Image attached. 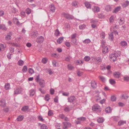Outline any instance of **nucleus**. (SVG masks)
Returning <instances> with one entry per match:
<instances>
[{
  "instance_id": "f257e3e1",
  "label": "nucleus",
  "mask_w": 129,
  "mask_h": 129,
  "mask_svg": "<svg viewBox=\"0 0 129 129\" xmlns=\"http://www.w3.org/2000/svg\"><path fill=\"white\" fill-rule=\"evenodd\" d=\"M121 55V53L119 51H114V53L111 54L109 56L111 60L115 62L117 60V57L120 56Z\"/></svg>"
},
{
  "instance_id": "f03ea898",
  "label": "nucleus",
  "mask_w": 129,
  "mask_h": 129,
  "mask_svg": "<svg viewBox=\"0 0 129 129\" xmlns=\"http://www.w3.org/2000/svg\"><path fill=\"white\" fill-rule=\"evenodd\" d=\"M92 109L93 111L97 112H100L101 111V107L98 104H95L93 105L92 107Z\"/></svg>"
},
{
  "instance_id": "7ed1b4c3",
  "label": "nucleus",
  "mask_w": 129,
  "mask_h": 129,
  "mask_svg": "<svg viewBox=\"0 0 129 129\" xmlns=\"http://www.w3.org/2000/svg\"><path fill=\"white\" fill-rule=\"evenodd\" d=\"M62 15L63 16L68 19H72L74 18L73 16L69 14L63 13Z\"/></svg>"
},
{
  "instance_id": "20e7f679",
  "label": "nucleus",
  "mask_w": 129,
  "mask_h": 129,
  "mask_svg": "<svg viewBox=\"0 0 129 129\" xmlns=\"http://www.w3.org/2000/svg\"><path fill=\"white\" fill-rule=\"evenodd\" d=\"M76 100V98L74 96H71L68 98V102L70 103H73Z\"/></svg>"
},
{
  "instance_id": "39448f33",
  "label": "nucleus",
  "mask_w": 129,
  "mask_h": 129,
  "mask_svg": "<svg viewBox=\"0 0 129 129\" xmlns=\"http://www.w3.org/2000/svg\"><path fill=\"white\" fill-rule=\"evenodd\" d=\"M92 60L96 64H98L101 61V58L99 57H93Z\"/></svg>"
},
{
  "instance_id": "423d86ee",
  "label": "nucleus",
  "mask_w": 129,
  "mask_h": 129,
  "mask_svg": "<svg viewBox=\"0 0 129 129\" xmlns=\"http://www.w3.org/2000/svg\"><path fill=\"white\" fill-rule=\"evenodd\" d=\"M22 91V89L21 88H17L15 89L14 94L17 95L20 93Z\"/></svg>"
},
{
  "instance_id": "0eeeda50",
  "label": "nucleus",
  "mask_w": 129,
  "mask_h": 129,
  "mask_svg": "<svg viewBox=\"0 0 129 129\" xmlns=\"http://www.w3.org/2000/svg\"><path fill=\"white\" fill-rule=\"evenodd\" d=\"M102 46L103 47L102 49V52L104 54H105L108 52V48L106 46H105L104 45H102Z\"/></svg>"
},
{
  "instance_id": "6e6552de",
  "label": "nucleus",
  "mask_w": 129,
  "mask_h": 129,
  "mask_svg": "<svg viewBox=\"0 0 129 129\" xmlns=\"http://www.w3.org/2000/svg\"><path fill=\"white\" fill-rule=\"evenodd\" d=\"M44 40V37L42 36L38 37L36 40V42L38 43L42 42Z\"/></svg>"
},
{
  "instance_id": "1a4fd4ad",
  "label": "nucleus",
  "mask_w": 129,
  "mask_h": 129,
  "mask_svg": "<svg viewBox=\"0 0 129 129\" xmlns=\"http://www.w3.org/2000/svg\"><path fill=\"white\" fill-rule=\"evenodd\" d=\"M98 78L102 82L105 83L106 81V78L104 76L101 75H100L99 76Z\"/></svg>"
},
{
  "instance_id": "9d476101",
  "label": "nucleus",
  "mask_w": 129,
  "mask_h": 129,
  "mask_svg": "<svg viewBox=\"0 0 129 129\" xmlns=\"http://www.w3.org/2000/svg\"><path fill=\"white\" fill-rule=\"evenodd\" d=\"M93 11L94 12L97 13L100 11V9L98 7L94 6V8H92V9Z\"/></svg>"
},
{
  "instance_id": "9b49d317",
  "label": "nucleus",
  "mask_w": 129,
  "mask_h": 129,
  "mask_svg": "<svg viewBox=\"0 0 129 129\" xmlns=\"http://www.w3.org/2000/svg\"><path fill=\"white\" fill-rule=\"evenodd\" d=\"M120 45L123 47H126L127 45V43L125 41H121L120 43Z\"/></svg>"
},
{
  "instance_id": "f8f14e48",
  "label": "nucleus",
  "mask_w": 129,
  "mask_h": 129,
  "mask_svg": "<svg viewBox=\"0 0 129 129\" xmlns=\"http://www.w3.org/2000/svg\"><path fill=\"white\" fill-rule=\"evenodd\" d=\"M5 100H1L0 101V105L2 107H4L6 105Z\"/></svg>"
},
{
  "instance_id": "ddd939ff",
  "label": "nucleus",
  "mask_w": 129,
  "mask_h": 129,
  "mask_svg": "<svg viewBox=\"0 0 129 129\" xmlns=\"http://www.w3.org/2000/svg\"><path fill=\"white\" fill-rule=\"evenodd\" d=\"M45 83L44 81L43 80H40L39 84L41 87L43 88L44 86Z\"/></svg>"
},
{
  "instance_id": "4468645a",
  "label": "nucleus",
  "mask_w": 129,
  "mask_h": 129,
  "mask_svg": "<svg viewBox=\"0 0 129 129\" xmlns=\"http://www.w3.org/2000/svg\"><path fill=\"white\" fill-rule=\"evenodd\" d=\"M124 22V18H120L118 21V23L120 25H122L123 24Z\"/></svg>"
},
{
  "instance_id": "2eb2a0df",
  "label": "nucleus",
  "mask_w": 129,
  "mask_h": 129,
  "mask_svg": "<svg viewBox=\"0 0 129 129\" xmlns=\"http://www.w3.org/2000/svg\"><path fill=\"white\" fill-rule=\"evenodd\" d=\"M50 10L53 13L54 12H55V8L53 4H52L50 6Z\"/></svg>"
},
{
  "instance_id": "dca6fc26",
  "label": "nucleus",
  "mask_w": 129,
  "mask_h": 129,
  "mask_svg": "<svg viewBox=\"0 0 129 129\" xmlns=\"http://www.w3.org/2000/svg\"><path fill=\"white\" fill-rule=\"evenodd\" d=\"M91 87L94 88H96L97 86L96 83L95 81H92L91 82Z\"/></svg>"
},
{
  "instance_id": "f3484780",
  "label": "nucleus",
  "mask_w": 129,
  "mask_h": 129,
  "mask_svg": "<svg viewBox=\"0 0 129 129\" xmlns=\"http://www.w3.org/2000/svg\"><path fill=\"white\" fill-rule=\"evenodd\" d=\"M120 73L119 72H115L113 74L114 77L116 78H119L120 77Z\"/></svg>"
},
{
  "instance_id": "a211bd4d",
  "label": "nucleus",
  "mask_w": 129,
  "mask_h": 129,
  "mask_svg": "<svg viewBox=\"0 0 129 129\" xmlns=\"http://www.w3.org/2000/svg\"><path fill=\"white\" fill-rule=\"evenodd\" d=\"M129 4V2L126 1L123 3L122 4V6L123 8L126 7L128 6Z\"/></svg>"
},
{
  "instance_id": "6ab92c4d",
  "label": "nucleus",
  "mask_w": 129,
  "mask_h": 129,
  "mask_svg": "<svg viewBox=\"0 0 129 129\" xmlns=\"http://www.w3.org/2000/svg\"><path fill=\"white\" fill-rule=\"evenodd\" d=\"M121 9V7L120 6L117 7L113 11V13H116L120 10Z\"/></svg>"
},
{
  "instance_id": "aec40b11",
  "label": "nucleus",
  "mask_w": 129,
  "mask_h": 129,
  "mask_svg": "<svg viewBox=\"0 0 129 129\" xmlns=\"http://www.w3.org/2000/svg\"><path fill=\"white\" fill-rule=\"evenodd\" d=\"M38 32L36 31H34L33 34L32 35L31 37L32 38L36 37L38 36Z\"/></svg>"
},
{
  "instance_id": "412c9836",
  "label": "nucleus",
  "mask_w": 129,
  "mask_h": 129,
  "mask_svg": "<svg viewBox=\"0 0 129 129\" xmlns=\"http://www.w3.org/2000/svg\"><path fill=\"white\" fill-rule=\"evenodd\" d=\"M0 29L3 30H7V27L5 26V25L0 24Z\"/></svg>"
},
{
  "instance_id": "4be33fe9",
  "label": "nucleus",
  "mask_w": 129,
  "mask_h": 129,
  "mask_svg": "<svg viewBox=\"0 0 129 129\" xmlns=\"http://www.w3.org/2000/svg\"><path fill=\"white\" fill-rule=\"evenodd\" d=\"M109 39L111 41H112L114 39V36L113 33H111L109 34Z\"/></svg>"
},
{
  "instance_id": "5701e85b",
  "label": "nucleus",
  "mask_w": 129,
  "mask_h": 129,
  "mask_svg": "<svg viewBox=\"0 0 129 129\" xmlns=\"http://www.w3.org/2000/svg\"><path fill=\"white\" fill-rule=\"evenodd\" d=\"M126 123V121L120 120L118 122V125H119L120 126L123 125L124 124Z\"/></svg>"
},
{
  "instance_id": "b1692460",
  "label": "nucleus",
  "mask_w": 129,
  "mask_h": 129,
  "mask_svg": "<svg viewBox=\"0 0 129 129\" xmlns=\"http://www.w3.org/2000/svg\"><path fill=\"white\" fill-rule=\"evenodd\" d=\"M85 5L87 8L90 9L91 8V5L89 3L86 2L85 3Z\"/></svg>"
},
{
  "instance_id": "393cba45",
  "label": "nucleus",
  "mask_w": 129,
  "mask_h": 129,
  "mask_svg": "<svg viewBox=\"0 0 129 129\" xmlns=\"http://www.w3.org/2000/svg\"><path fill=\"white\" fill-rule=\"evenodd\" d=\"M28 109V107L27 106H25L23 107L21 110L22 111H24L25 112H26L27 111Z\"/></svg>"
},
{
  "instance_id": "a878e982",
  "label": "nucleus",
  "mask_w": 129,
  "mask_h": 129,
  "mask_svg": "<svg viewBox=\"0 0 129 129\" xmlns=\"http://www.w3.org/2000/svg\"><path fill=\"white\" fill-rule=\"evenodd\" d=\"M71 43L73 45H77V43L76 42V39H72L71 41Z\"/></svg>"
},
{
  "instance_id": "bb28decb",
  "label": "nucleus",
  "mask_w": 129,
  "mask_h": 129,
  "mask_svg": "<svg viewBox=\"0 0 129 129\" xmlns=\"http://www.w3.org/2000/svg\"><path fill=\"white\" fill-rule=\"evenodd\" d=\"M63 40V37H60L57 40V42L58 43L60 44Z\"/></svg>"
},
{
  "instance_id": "cd10ccee",
  "label": "nucleus",
  "mask_w": 129,
  "mask_h": 129,
  "mask_svg": "<svg viewBox=\"0 0 129 129\" xmlns=\"http://www.w3.org/2000/svg\"><path fill=\"white\" fill-rule=\"evenodd\" d=\"M72 107H66L64 109V110L66 112H69L72 110Z\"/></svg>"
},
{
  "instance_id": "c85d7f7f",
  "label": "nucleus",
  "mask_w": 129,
  "mask_h": 129,
  "mask_svg": "<svg viewBox=\"0 0 129 129\" xmlns=\"http://www.w3.org/2000/svg\"><path fill=\"white\" fill-rule=\"evenodd\" d=\"M86 27V25L85 24H81L79 25V28L80 29H83Z\"/></svg>"
},
{
  "instance_id": "c756f323",
  "label": "nucleus",
  "mask_w": 129,
  "mask_h": 129,
  "mask_svg": "<svg viewBox=\"0 0 129 129\" xmlns=\"http://www.w3.org/2000/svg\"><path fill=\"white\" fill-rule=\"evenodd\" d=\"M78 3L77 1H74L72 3V5L73 6L76 7H78Z\"/></svg>"
},
{
  "instance_id": "7c9ffc66",
  "label": "nucleus",
  "mask_w": 129,
  "mask_h": 129,
  "mask_svg": "<svg viewBox=\"0 0 129 129\" xmlns=\"http://www.w3.org/2000/svg\"><path fill=\"white\" fill-rule=\"evenodd\" d=\"M106 10L107 11H111L112 8L110 5L107 6L105 8Z\"/></svg>"
},
{
  "instance_id": "2f4dec72",
  "label": "nucleus",
  "mask_w": 129,
  "mask_h": 129,
  "mask_svg": "<svg viewBox=\"0 0 129 129\" xmlns=\"http://www.w3.org/2000/svg\"><path fill=\"white\" fill-rule=\"evenodd\" d=\"M35 93V91L34 90H31L30 91V95L31 96H33Z\"/></svg>"
},
{
  "instance_id": "473e14b6",
  "label": "nucleus",
  "mask_w": 129,
  "mask_h": 129,
  "mask_svg": "<svg viewBox=\"0 0 129 129\" xmlns=\"http://www.w3.org/2000/svg\"><path fill=\"white\" fill-rule=\"evenodd\" d=\"M63 124H65V125H66L68 127H70L71 126V123L69 122H63Z\"/></svg>"
},
{
  "instance_id": "72a5a7b5",
  "label": "nucleus",
  "mask_w": 129,
  "mask_h": 129,
  "mask_svg": "<svg viewBox=\"0 0 129 129\" xmlns=\"http://www.w3.org/2000/svg\"><path fill=\"white\" fill-rule=\"evenodd\" d=\"M106 112L107 113H109L111 112V109L109 107L106 108L105 109Z\"/></svg>"
},
{
  "instance_id": "f704fd0d",
  "label": "nucleus",
  "mask_w": 129,
  "mask_h": 129,
  "mask_svg": "<svg viewBox=\"0 0 129 129\" xmlns=\"http://www.w3.org/2000/svg\"><path fill=\"white\" fill-rule=\"evenodd\" d=\"M60 33L58 29H56L55 31L54 35L56 36H59Z\"/></svg>"
},
{
  "instance_id": "c9c22d12",
  "label": "nucleus",
  "mask_w": 129,
  "mask_h": 129,
  "mask_svg": "<svg viewBox=\"0 0 129 129\" xmlns=\"http://www.w3.org/2000/svg\"><path fill=\"white\" fill-rule=\"evenodd\" d=\"M97 121L99 123H102L104 121V119L102 118H99L97 119Z\"/></svg>"
},
{
  "instance_id": "e433bc0d",
  "label": "nucleus",
  "mask_w": 129,
  "mask_h": 129,
  "mask_svg": "<svg viewBox=\"0 0 129 129\" xmlns=\"http://www.w3.org/2000/svg\"><path fill=\"white\" fill-rule=\"evenodd\" d=\"M83 41L85 44H88L91 41L89 39H86Z\"/></svg>"
},
{
  "instance_id": "4c0bfd02",
  "label": "nucleus",
  "mask_w": 129,
  "mask_h": 129,
  "mask_svg": "<svg viewBox=\"0 0 129 129\" xmlns=\"http://www.w3.org/2000/svg\"><path fill=\"white\" fill-rule=\"evenodd\" d=\"M77 73L78 76H80L82 75L83 72L79 70H78L77 72Z\"/></svg>"
},
{
  "instance_id": "58836bf2",
  "label": "nucleus",
  "mask_w": 129,
  "mask_h": 129,
  "mask_svg": "<svg viewBox=\"0 0 129 129\" xmlns=\"http://www.w3.org/2000/svg\"><path fill=\"white\" fill-rule=\"evenodd\" d=\"M27 68L26 66H24L22 70V71L23 73H25L27 72Z\"/></svg>"
},
{
  "instance_id": "ea45409f",
  "label": "nucleus",
  "mask_w": 129,
  "mask_h": 129,
  "mask_svg": "<svg viewBox=\"0 0 129 129\" xmlns=\"http://www.w3.org/2000/svg\"><path fill=\"white\" fill-rule=\"evenodd\" d=\"M31 10L29 8H27L26 10V12L27 14H29L31 12Z\"/></svg>"
},
{
  "instance_id": "a19ab883",
  "label": "nucleus",
  "mask_w": 129,
  "mask_h": 129,
  "mask_svg": "<svg viewBox=\"0 0 129 129\" xmlns=\"http://www.w3.org/2000/svg\"><path fill=\"white\" fill-rule=\"evenodd\" d=\"M23 118L24 117L23 116L21 115L19 116L18 117L17 119L18 121H22L23 119Z\"/></svg>"
},
{
  "instance_id": "79ce46f5",
  "label": "nucleus",
  "mask_w": 129,
  "mask_h": 129,
  "mask_svg": "<svg viewBox=\"0 0 129 129\" xmlns=\"http://www.w3.org/2000/svg\"><path fill=\"white\" fill-rule=\"evenodd\" d=\"M77 120L80 121H84L86 120V118L84 117H82L77 118Z\"/></svg>"
},
{
  "instance_id": "37998d69",
  "label": "nucleus",
  "mask_w": 129,
  "mask_h": 129,
  "mask_svg": "<svg viewBox=\"0 0 129 129\" xmlns=\"http://www.w3.org/2000/svg\"><path fill=\"white\" fill-rule=\"evenodd\" d=\"M18 64L19 66H22L24 64V61L21 60H20L18 61Z\"/></svg>"
},
{
  "instance_id": "c03bdc74",
  "label": "nucleus",
  "mask_w": 129,
  "mask_h": 129,
  "mask_svg": "<svg viewBox=\"0 0 129 129\" xmlns=\"http://www.w3.org/2000/svg\"><path fill=\"white\" fill-rule=\"evenodd\" d=\"M90 58L89 56H86L84 58V60L86 61H87L89 60Z\"/></svg>"
},
{
  "instance_id": "a18cd8bd",
  "label": "nucleus",
  "mask_w": 129,
  "mask_h": 129,
  "mask_svg": "<svg viewBox=\"0 0 129 129\" xmlns=\"http://www.w3.org/2000/svg\"><path fill=\"white\" fill-rule=\"evenodd\" d=\"M5 38L6 40L9 41L11 39V35H7L6 36Z\"/></svg>"
},
{
  "instance_id": "49530a36",
  "label": "nucleus",
  "mask_w": 129,
  "mask_h": 129,
  "mask_svg": "<svg viewBox=\"0 0 129 129\" xmlns=\"http://www.w3.org/2000/svg\"><path fill=\"white\" fill-rule=\"evenodd\" d=\"M28 73L31 74H32L34 73V71L31 68H29L28 69Z\"/></svg>"
},
{
  "instance_id": "de8ad7c7",
  "label": "nucleus",
  "mask_w": 129,
  "mask_h": 129,
  "mask_svg": "<svg viewBox=\"0 0 129 129\" xmlns=\"http://www.w3.org/2000/svg\"><path fill=\"white\" fill-rule=\"evenodd\" d=\"M10 87V85L9 84L7 83L5 84V89L6 90H7Z\"/></svg>"
},
{
  "instance_id": "09e8293b",
  "label": "nucleus",
  "mask_w": 129,
  "mask_h": 129,
  "mask_svg": "<svg viewBox=\"0 0 129 129\" xmlns=\"http://www.w3.org/2000/svg\"><path fill=\"white\" fill-rule=\"evenodd\" d=\"M53 65V66L56 67L58 65V63L55 60H53L52 61Z\"/></svg>"
},
{
  "instance_id": "8fccbe9b",
  "label": "nucleus",
  "mask_w": 129,
  "mask_h": 129,
  "mask_svg": "<svg viewBox=\"0 0 129 129\" xmlns=\"http://www.w3.org/2000/svg\"><path fill=\"white\" fill-rule=\"evenodd\" d=\"M124 81H129V76H125L124 77Z\"/></svg>"
},
{
  "instance_id": "3c124183",
  "label": "nucleus",
  "mask_w": 129,
  "mask_h": 129,
  "mask_svg": "<svg viewBox=\"0 0 129 129\" xmlns=\"http://www.w3.org/2000/svg\"><path fill=\"white\" fill-rule=\"evenodd\" d=\"M110 83L111 84H115V81L113 79H110L109 80Z\"/></svg>"
},
{
  "instance_id": "603ef678",
  "label": "nucleus",
  "mask_w": 129,
  "mask_h": 129,
  "mask_svg": "<svg viewBox=\"0 0 129 129\" xmlns=\"http://www.w3.org/2000/svg\"><path fill=\"white\" fill-rule=\"evenodd\" d=\"M105 34L103 32H101L100 34V37L104 39L105 37Z\"/></svg>"
},
{
  "instance_id": "864d4df0",
  "label": "nucleus",
  "mask_w": 129,
  "mask_h": 129,
  "mask_svg": "<svg viewBox=\"0 0 129 129\" xmlns=\"http://www.w3.org/2000/svg\"><path fill=\"white\" fill-rule=\"evenodd\" d=\"M17 10L15 8H13L12 9V12L13 13H15L17 12Z\"/></svg>"
},
{
  "instance_id": "5fc2aeb1",
  "label": "nucleus",
  "mask_w": 129,
  "mask_h": 129,
  "mask_svg": "<svg viewBox=\"0 0 129 129\" xmlns=\"http://www.w3.org/2000/svg\"><path fill=\"white\" fill-rule=\"evenodd\" d=\"M53 114V111L51 110H49L48 112V115L50 116L52 115Z\"/></svg>"
},
{
  "instance_id": "6e6d98bb",
  "label": "nucleus",
  "mask_w": 129,
  "mask_h": 129,
  "mask_svg": "<svg viewBox=\"0 0 129 129\" xmlns=\"http://www.w3.org/2000/svg\"><path fill=\"white\" fill-rule=\"evenodd\" d=\"M50 99V98H49V94H47L46 95L45 98V100L46 101H48Z\"/></svg>"
},
{
  "instance_id": "4d7b16f0",
  "label": "nucleus",
  "mask_w": 129,
  "mask_h": 129,
  "mask_svg": "<svg viewBox=\"0 0 129 129\" xmlns=\"http://www.w3.org/2000/svg\"><path fill=\"white\" fill-rule=\"evenodd\" d=\"M41 129H48L47 126L44 124L42 125L41 126Z\"/></svg>"
},
{
  "instance_id": "13d9d810",
  "label": "nucleus",
  "mask_w": 129,
  "mask_h": 129,
  "mask_svg": "<svg viewBox=\"0 0 129 129\" xmlns=\"http://www.w3.org/2000/svg\"><path fill=\"white\" fill-rule=\"evenodd\" d=\"M5 48L4 45L3 44H0V51L3 50Z\"/></svg>"
},
{
  "instance_id": "bf43d9fd",
  "label": "nucleus",
  "mask_w": 129,
  "mask_h": 129,
  "mask_svg": "<svg viewBox=\"0 0 129 129\" xmlns=\"http://www.w3.org/2000/svg\"><path fill=\"white\" fill-rule=\"evenodd\" d=\"M5 14L4 11L2 10H0V16H2Z\"/></svg>"
},
{
  "instance_id": "052dcab7",
  "label": "nucleus",
  "mask_w": 129,
  "mask_h": 129,
  "mask_svg": "<svg viewBox=\"0 0 129 129\" xmlns=\"http://www.w3.org/2000/svg\"><path fill=\"white\" fill-rule=\"evenodd\" d=\"M111 99L112 101H114L116 100V98L115 96H112L111 97Z\"/></svg>"
},
{
  "instance_id": "680f3d73",
  "label": "nucleus",
  "mask_w": 129,
  "mask_h": 129,
  "mask_svg": "<svg viewBox=\"0 0 129 129\" xmlns=\"http://www.w3.org/2000/svg\"><path fill=\"white\" fill-rule=\"evenodd\" d=\"M69 93L67 92H64L62 93V95L63 96H68L69 95Z\"/></svg>"
},
{
  "instance_id": "e2e57ef3",
  "label": "nucleus",
  "mask_w": 129,
  "mask_h": 129,
  "mask_svg": "<svg viewBox=\"0 0 129 129\" xmlns=\"http://www.w3.org/2000/svg\"><path fill=\"white\" fill-rule=\"evenodd\" d=\"M113 20H114L113 16H112L110 18V19H109L110 22V23H111L113 22Z\"/></svg>"
},
{
  "instance_id": "0e129e2a",
  "label": "nucleus",
  "mask_w": 129,
  "mask_h": 129,
  "mask_svg": "<svg viewBox=\"0 0 129 129\" xmlns=\"http://www.w3.org/2000/svg\"><path fill=\"white\" fill-rule=\"evenodd\" d=\"M47 59L46 58H43L42 60V62L44 63H46L47 62Z\"/></svg>"
},
{
  "instance_id": "69168bd1",
  "label": "nucleus",
  "mask_w": 129,
  "mask_h": 129,
  "mask_svg": "<svg viewBox=\"0 0 129 129\" xmlns=\"http://www.w3.org/2000/svg\"><path fill=\"white\" fill-rule=\"evenodd\" d=\"M9 50L11 53H13L14 51V48L13 47H10Z\"/></svg>"
},
{
  "instance_id": "338daca9",
  "label": "nucleus",
  "mask_w": 129,
  "mask_h": 129,
  "mask_svg": "<svg viewBox=\"0 0 129 129\" xmlns=\"http://www.w3.org/2000/svg\"><path fill=\"white\" fill-rule=\"evenodd\" d=\"M59 116V117L62 119H64L65 117L64 115L63 114H60Z\"/></svg>"
},
{
  "instance_id": "774afa93",
  "label": "nucleus",
  "mask_w": 129,
  "mask_h": 129,
  "mask_svg": "<svg viewBox=\"0 0 129 129\" xmlns=\"http://www.w3.org/2000/svg\"><path fill=\"white\" fill-rule=\"evenodd\" d=\"M76 34H73L71 36V39H75L74 38L76 37Z\"/></svg>"
}]
</instances>
